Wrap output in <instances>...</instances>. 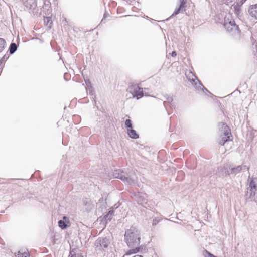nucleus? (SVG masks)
I'll list each match as a JSON object with an SVG mask.
<instances>
[{
  "label": "nucleus",
  "mask_w": 257,
  "mask_h": 257,
  "mask_svg": "<svg viewBox=\"0 0 257 257\" xmlns=\"http://www.w3.org/2000/svg\"><path fill=\"white\" fill-rule=\"evenodd\" d=\"M125 241L130 247L138 245L140 243V233L135 227L132 226L125 231L124 234Z\"/></svg>",
  "instance_id": "f257e3e1"
},
{
  "label": "nucleus",
  "mask_w": 257,
  "mask_h": 257,
  "mask_svg": "<svg viewBox=\"0 0 257 257\" xmlns=\"http://www.w3.org/2000/svg\"><path fill=\"white\" fill-rule=\"evenodd\" d=\"M218 126L221 133L218 142L220 145H224L226 142L231 140L230 138L232 137L231 131L225 122H220Z\"/></svg>",
  "instance_id": "f03ea898"
},
{
  "label": "nucleus",
  "mask_w": 257,
  "mask_h": 257,
  "mask_svg": "<svg viewBox=\"0 0 257 257\" xmlns=\"http://www.w3.org/2000/svg\"><path fill=\"white\" fill-rule=\"evenodd\" d=\"M113 176L115 178L121 180L125 183L129 185H133L135 183V179L134 177H131L126 173L120 169L115 170L113 173Z\"/></svg>",
  "instance_id": "7ed1b4c3"
},
{
  "label": "nucleus",
  "mask_w": 257,
  "mask_h": 257,
  "mask_svg": "<svg viewBox=\"0 0 257 257\" xmlns=\"http://www.w3.org/2000/svg\"><path fill=\"white\" fill-rule=\"evenodd\" d=\"M223 26L227 31L229 32H238V27L235 23L230 14L226 15L224 19Z\"/></svg>",
  "instance_id": "20e7f679"
},
{
  "label": "nucleus",
  "mask_w": 257,
  "mask_h": 257,
  "mask_svg": "<svg viewBox=\"0 0 257 257\" xmlns=\"http://www.w3.org/2000/svg\"><path fill=\"white\" fill-rule=\"evenodd\" d=\"M189 73L191 76H189L188 80L191 83L192 85L194 86L196 90H201L205 93H208L212 95V94L206 88H205L201 82L192 72H190Z\"/></svg>",
  "instance_id": "39448f33"
},
{
  "label": "nucleus",
  "mask_w": 257,
  "mask_h": 257,
  "mask_svg": "<svg viewBox=\"0 0 257 257\" xmlns=\"http://www.w3.org/2000/svg\"><path fill=\"white\" fill-rule=\"evenodd\" d=\"M110 244L109 240L106 237H99L95 242L94 246L96 251L105 252Z\"/></svg>",
  "instance_id": "423d86ee"
},
{
  "label": "nucleus",
  "mask_w": 257,
  "mask_h": 257,
  "mask_svg": "<svg viewBox=\"0 0 257 257\" xmlns=\"http://www.w3.org/2000/svg\"><path fill=\"white\" fill-rule=\"evenodd\" d=\"M129 92L132 94L133 98L139 99L144 96L143 88L137 84L132 85L129 87Z\"/></svg>",
  "instance_id": "0eeeda50"
},
{
  "label": "nucleus",
  "mask_w": 257,
  "mask_h": 257,
  "mask_svg": "<svg viewBox=\"0 0 257 257\" xmlns=\"http://www.w3.org/2000/svg\"><path fill=\"white\" fill-rule=\"evenodd\" d=\"M250 179L249 183L250 195L249 197L255 196V192L257 191V177H249Z\"/></svg>",
  "instance_id": "6e6552de"
},
{
  "label": "nucleus",
  "mask_w": 257,
  "mask_h": 257,
  "mask_svg": "<svg viewBox=\"0 0 257 257\" xmlns=\"http://www.w3.org/2000/svg\"><path fill=\"white\" fill-rule=\"evenodd\" d=\"M246 169L248 170V168L244 164L234 166L231 165V168H230L231 174L234 175L240 173L242 171H244Z\"/></svg>",
  "instance_id": "1a4fd4ad"
},
{
  "label": "nucleus",
  "mask_w": 257,
  "mask_h": 257,
  "mask_svg": "<svg viewBox=\"0 0 257 257\" xmlns=\"http://www.w3.org/2000/svg\"><path fill=\"white\" fill-rule=\"evenodd\" d=\"M147 250V247L145 245H141L139 247H136L135 248H132L128 250L125 253L126 255H130L136 253L137 252L145 253Z\"/></svg>",
  "instance_id": "9d476101"
},
{
  "label": "nucleus",
  "mask_w": 257,
  "mask_h": 257,
  "mask_svg": "<svg viewBox=\"0 0 257 257\" xmlns=\"http://www.w3.org/2000/svg\"><path fill=\"white\" fill-rule=\"evenodd\" d=\"M180 4L178 8H177L171 17L175 16L180 13H183L185 11V8L186 7V4L187 0H179Z\"/></svg>",
  "instance_id": "9b49d317"
},
{
  "label": "nucleus",
  "mask_w": 257,
  "mask_h": 257,
  "mask_svg": "<svg viewBox=\"0 0 257 257\" xmlns=\"http://www.w3.org/2000/svg\"><path fill=\"white\" fill-rule=\"evenodd\" d=\"M24 6L29 10H34L36 9L37 3L35 0H22Z\"/></svg>",
  "instance_id": "f8f14e48"
},
{
  "label": "nucleus",
  "mask_w": 257,
  "mask_h": 257,
  "mask_svg": "<svg viewBox=\"0 0 257 257\" xmlns=\"http://www.w3.org/2000/svg\"><path fill=\"white\" fill-rule=\"evenodd\" d=\"M58 223L59 227L62 229H66L70 225L69 220L66 216H63V220H59Z\"/></svg>",
  "instance_id": "ddd939ff"
},
{
  "label": "nucleus",
  "mask_w": 257,
  "mask_h": 257,
  "mask_svg": "<svg viewBox=\"0 0 257 257\" xmlns=\"http://www.w3.org/2000/svg\"><path fill=\"white\" fill-rule=\"evenodd\" d=\"M136 200L138 204L143 205L147 203V199L146 194H138Z\"/></svg>",
  "instance_id": "4468645a"
},
{
  "label": "nucleus",
  "mask_w": 257,
  "mask_h": 257,
  "mask_svg": "<svg viewBox=\"0 0 257 257\" xmlns=\"http://www.w3.org/2000/svg\"><path fill=\"white\" fill-rule=\"evenodd\" d=\"M230 168H231V165L229 164L224 165L222 167L220 168V170L222 175L228 176L231 174Z\"/></svg>",
  "instance_id": "2eb2a0df"
},
{
  "label": "nucleus",
  "mask_w": 257,
  "mask_h": 257,
  "mask_svg": "<svg viewBox=\"0 0 257 257\" xmlns=\"http://www.w3.org/2000/svg\"><path fill=\"white\" fill-rule=\"evenodd\" d=\"M248 12L251 17L257 20V4L251 6L249 8Z\"/></svg>",
  "instance_id": "dca6fc26"
},
{
  "label": "nucleus",
  "mask_w": 257,
  "mask_h": 257,
  "mask_svg": "<svg viewBox=\"0 0 257 257\" xmlns=\"http://www.w3.org/2000/svg\"><path fill=\"white\" fill-rule=\"evenodd\" d=\"M70 255L71 257H83L80 250L77 248H74L70 250Z\"/></svg>",
  "instance_id": "f3484780"
},
{
  "label": "nucleus",
  "mask_w": 257,
  "mask_h": 257,
  "mask_svg": "<svg viewBox=\"0 0 257 257\" xmlns=\"http://www.w3.org/2000/svg\"><path fill=\"white\" fill-rule=\"evenodd\" d=\"M127 133L129 137L132 139H136L139 138V135L135 130L132 128H127Z\"/></svg>",
  "instance_id": "a211bd4d"
},
{
  "label": "nucleus",
  "mask_w": 257,
  "mask_h": 257,
  "mask_svg": "<svg viewBox=\"0 0 257 257\" xmlns=\"http://www.w3.org/2000/svg\"><path fill=\"white\" fill-rule=\"evenodd\" d=\"M17 46L16 44L15 43H12L10 44V46L9 49L10 53L11 54H13L15 52V51L17 50Z\"/></svg>",
  "instance_id": "6ab92c4d"
},
{
  "label": "nucleus",
  "mask_w": 257,
  "mask_h": 257,
  "mask_svg": "<svg viewBox=\"0 0 257 257\" xmlns=\"http://www.w3.org/2000/svg\"><path fill=\"white\" fill-rule=\"evenodd\" d=\"M114 214V211L113 210H110L108 212V213H107V214H106L104 217V218L106 220H109V221H110L111 219H112V216Z\"/></svg>",
  "instance_id": "aec40b11"
},
{
  "label": "nucleus",
  "mask_w": 257,
  "mask_h": 257,
  "mask_svg": "<svg viewBox=\"0 0 257 257\" xmlns=\"http://www.w3.org/2000/svg\"><path fill=\"white\" fill-rule=\"evenodd\" d=\"M164 97L166 99V101H164L163 105L166 108L167 103L171 104L172 102L173 99L172 97L169 96L168 95H166Z\"/></svg>",
  "instance_id": "412c9836"
},
{
  "label": "nucleus",
  "mask_w": 257,
  "mask_h": 257,
  "mask_svg": "<svg viewBox=\"0 0 257 257\" xmlns=\"http://www.w3.org/2000/svg\"><path fill=\"white\" fill-rule=\"evenodd\" d=\"M6 46V42L3 38H0V53L2 52Z\"/></svg>",
  "instance_id": "4be33fe9"
},
{
  "label": "nucleus",
  "mask_w": 257,
  "mask_h": 257,
  "mask_svg": "<svg viewBox=\"0 0 257 257\" xmlns=\"http://www.w3.org/2000/svg\"><path fill=\"white\" fill-rule=\"evenodd\" d=\"M9 55L8 54H5L0 60V68H2L4 63L8 59Z\"/></svg>",
  "instance_id": "5701e85b"
},
{
  "label": "nucleus",
  "mask_w": 257,
  "mask_h": 257,
  "mask_svg": "<svg viewBox=\"0 0 257 257\" xmlns=\"http://www.w3.org/2000/svg\"><path fill=\"white\" fill-rule=\"evenodd\" d=\"M125 125L127 128H132V121L130 119H126L125 121Z\"/></svg>",
  "instance_id": "b1692460"
},
{
  "label": "nucleus",
  "mask_w": 257,
  "mask_h": 257,
  "mask_svg": "<svg viewBox=\"0 0 257 257\" xmlns=\"http://www.w3.org/2000/svg\"><path fill=\"white\" fill-rule=\"evenodd\" d=\"M161 219H162L161 218H160V217H155L153 220L152 225L153 226L156 225V224H157L161 220Z\"/></svg>",
  "instance_id": "393cba45"
},
{
  "label": "nucleus",
  "mask_w": 257,
  "mask_h": 257,
  "mask_svg": "<svg viewBox=\"0 0 257 257\" xmlns=\"http://www.w3.org/2000/svg\"><path fill=\"white\" fill-rule=\"evenodd\" d=\"M29 255L26 252L21 253L20 251L18 252L17 257H28Z\"/></svg>",
  "instance_id": "a878e982"
},
{
  "label": "nucleus",
  "mask_w": 257,
  "mask_h": 257,
  "mask_svg": "<svg viewBox=\"0 0 257 257\" xmlns=\"http://www.w3.org/2000/svg\"><path fill=\"white\" fill-rule=\"evenodd\" d=\"M87 91L89 95H93L94 94V90L92 87L88 88Z\"/></svg>",
  "instance_id": "bb28decb"
},
{
  "label": "nucleus",
  "mask_w": 257,
  "mask_h": 257,
  "mask_svg": "<svg viewBox=\"0 0 257 257\" xmlns=\"http://www.w3.org/2000/svg\"><path fill=\"white\" fill-rule=\"evenodd\" d=\"M205 257H216L215 255L212 254L207 250H205V253L204 254Z\"/></svg>",
  "instance_id": "cd10ccee"
},
{
  "label": "nucleus",
  "mask_w": 257,
  "mask_h": 257,
  "mask_svg": "<svg viewBox=\"0 0 257 257\" xmlns=\"http://www.w3.org/2000/svg\"><path fill=\"white\" fill-rule=\"evenodd\" d=\"M85 83L87 86V89L92 87V86H91V82L89 80H85Z\"/></svg>",
  "instance_id": "c85d7f7f"
},
{
  "label": "nucleus",
  "mask_w": 257,
  "mask_h": 257,
  "mask_svg": "<svg viewBox=\"0 0 257 257\" xmlns=\"http://www.w3.org/2000/svg\"><path fill=\"white\" fill-rule=\"evenodd\" d=\"M234 0H223L224 4H225L227 5H229L230 3L232 2Z\"/></svg>",
  "instance_id": "c756f323"
},
{
  "label": "nucleus",
  "mask_w": 257,
  "mask_h": 257,
  "mask_svg": "<svg viewBox=\"0 0 257 257\" xmlns=\"http://www.w3.org/2000/svg\"><path fill=\"white\" fill-rule=\"evenodd\" d=\"M234 8L235 11L236 12V13H237V11H238L237 5L234 6Z\"/></svg>",
  "instance_id": "7c9ffc66"
},
{
  "label": "nucleus",
  "mask_w": 257,
  "mask_h": 257,
  "mask_svg": "<svg viewBox=\"0 0 257 257\" xmlns=\"http://www.w3.org/2000/svg\"><path fill=\"white\" fill-rule=\"evenodd\" d=\"M171 55H172V56H173V57L176 56L177 55V53H176V52L175 51H173V52H172V53H171Z\"/></svg>",
  "instance_id": "2f4dec72"
},
{
  "label": "nucleus",
  "mask_w": 257,
  "mask_h": 257,
  "mask_svg": "<svg viewBox=\"0 0 257 257\" xmlns=\"http://www.w3.org/2000/svg\"><path fill=\"white\" fill-rule=\"evenodd\" d=\"M47 20H48L47 22H48V23H49V21H50L49 18L47 17Z\"/></svg>",
  "instance_id": "473e14b6"
},
{
  "label": "nucleus",
  "mask_w": 257,
  "mask_h": 257,
  "mask_svg": "<svg viewBox=\"0 0 257 257\" xmlns=\"http://www.w3.org/2000/svg\"><path fill=\"white\" fill-rule=\"evenodd\" d=\"M246 1V0H242V1L243 2H245Z\"/></svg>",
  "instance_id": "72a5a7b5"
},
{
  "label": "nucleus",
  "mask_w": 257,
  "mask_h": 257,
  "mask_svg": "<svg viewBox=\"0 0 257 257\" xmlns=\"http://www.w3.org/2000/svg\"><path fill=\"white\" fill-rule=\"evenodd\" d=\"M169 19V18H167L166 20H167H167H168Z\"/></svg>",
  "instance_id": "f704fd0d"
}]
</instances>
